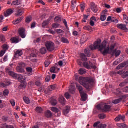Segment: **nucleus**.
I'll use <instances>...</instances> for the list:
<instances>
[{"instance_id": "obj_1", "label": "nucleus", "mask_w": 128, "mask_h": 128, "mask_svg": "<svg viewBox=\"0 0 128 128\" xmlns=\"http://www.w3.org/2000/svg\"><path fill=\"white\" fill-rule=\"evenodd\" d=\"M102 41L99 40L94 42V46L90 45V48L92 50L98 49L100 51L102 54L104 56L108 54L110 50V48H106L107 42L104 41L102 44H101Z\"/></svg>"}, {"instance_id": "obj_2", "label": "nucleus", "mask_w": 128, "mask_h": 128, "mask_svg": "<svg viewBox=\"0 0 128 128\" xmlns=\"http://www.w3.org/2000/svg\"><path fill=\"white\" fill-rule=\"evenodd\" d=\"M80 58H82V60H77V63L80 66H82L84 65V66L87 69H90L92 68L96 70L97 68L96 66H94L93 64L90 62H86L88 60V58L84 54H80ZM82 61L85 62L83 64Z\"/></svg>"}, {"instance_id": "obj_3", "label": "nucleus", "mask_w": 128, "mask_h": 128, "mask_svg": "<svg viewBox=\"0 0 128 128\" xmlns=\"http://www.w3.org/2000/svg\"><path fill=\"white\" fill-rule=\"evenodd\" d=\"M79 83L83 86L85 88L89 90H90L92 84L94 82V80L90 78H83V77H80L78 79Z\"/></svg>"}, {"instance_id": "obj_4", "label": "nucleus", "mask_w": 128, "mask_h": 128, "mask_svg": "<svg viewBox=\"0 0 128 128\" xmlns=\"http://www.w3.org/2000/svg\"><path fill=\"white\" fill-rule=\"evenodd\" d=\"M6 72H8L9 75L13 77L14 78L18 79L20 82H21V84H24V82H25L26 78L22 75L18 74L9 71L8 70H6Z\"/></svg>"}, {"instance_id": "obj_5", "label": "nucleus", "mask_w": 128, "mask_h": 128, "mask_svg": "<svg viewBox=\"0 0 128 128\" xmlns=\"http://www.w3.org/2000/svg\"><path fill=\"white\" fill-rule=\"evenodd\" d=\"M97 108L99 110H102V112H109L111 109V106L106 104H104V107H102L100 105L97 106Z\"/></svg>"}, {"instance_id": "obj_6", "label": "nucleus", "mask_w": 128, "mask_h": 128, "mask_svg": "<svg viewBox=\"0 0 128 128\" xmlns=\"http://www.w3.org/2000/svg\"><path fill=\"white\" fill-rule=\"evenodd\" d=\"M46 46L47 48V50L49 52H52L55 50V45L53 42H47L46 44Z\"/></svg>"}, {"instance_id": "obj_7", "label": "nucleus", "mask_w": 128, "mask_h": 128, "mask_svg": "<svg viewBox=\"0 0 128 128\" xmlns=\"http://www.w3.org/2000/svg\"><path fill=\"white\" fill-rule=\"evenodd\" d=\"M19 66L16 68V70L19 73H23L24 72V68L26 66V64L23 62L18 64Z\"/></svg>"}, {"instance_id": "obj_8", "label": "nucleus", "mask_w": 128, "mask_h": 128, "mask_svg": "<svg viewBox=\"0 0 128 128\" xmlns=\"http://www.w3.org/2000/svg\"><path fill=\"white\" fill-rule=\"evenodd\" d=\"M117 28L122 30H124L126 32H128V29L126 28V25H124V24H117Z\"/></svg>"}, {"instance_id": "obj_9", "label": "nucleus", "mask_w": 128, "mask_h": 128, "mask_svg": "<svg viewBox=\"0 0 128 128\" xmlns=\"http://www.w3.org/2000/svg\"><path fill=\"white\" fill-rule=\"evenodd\" d=\"M18 34L22 38H24L26 36L24 28H20L18 30Z\"/></svg>"}, {"instance_id": "obj_10", "label": "nucleus", "mask_w": 128, "mask_h": 128, "mask_svg": "<svg viewBox=\"0 0 128 128\" xmlns=\"http://www.w3.org/2000/svg\"><path fill=\"white\" fill-rule=\"evenodd\" d=\"M14 14V9L10 8L7 10L6 12H4V16L5 17H8Z\"/></svg>"}, {"instance_id": "obj_11", "label": "nucleus", "mask_w": 128, "mask_h": 128, "mask_svg": "<svg viewBox=\"0 0 128 128\" xmlns=\"http://www.w3.org/2000/svg\"><path fill=\"white\" fill-rule=\"evenodd\" d=\"M128 66V62H126L120 64L117 68L116 69L120 70L124 67L127 68Z\"/></svg>"}, {"instance_id": "obj_12", "label": "nucleus", "mask_w": 128, "mask_h": 128, "mask_svg": "<svg viewBox=\"0 0 128 128\" xmlns=\"http://www.w3.org/2000/svg\"><path fill=\"white\" fill-rule=\"evenodd\" d=\"M81 96V100L82 102H86L88 98V94H86L84 92L80 94Z\"/></svg>"}, {"instance_id": "obj_13", "label": "nucleus", "mask_w": 128, "mask_h": 128, "mask_svg": "<svg viewBox=\"0 0 128 128\" xmlns=\"http://www.w3.org/2000/svg\"><path fill=\"white\" fill-rule=\"evenodd\" d=\"M91 9H92V11L94 13H96L98 10L97 6L96 5V4L94 3H92Z\"/></svg>"}, {"instance_id": "obj_14", "label": "nucleus", "mask_w": 128, "mask_h": 128, "mask_svg": "<svg viewBox=\"0 0 128 128\" xmlns=\"http://www.w3.org/2000/svg\"><path fill=\"white\" fill-rule=\"evenodd\" d=\"M126 118V116H124L118 115L116 118L115 121L116 122H118L122 120L123 122H124V119Z\"/></svg>"}, {"instance_id": "obj_15", "label": "nucleus", "mask_w": 128, "mask_h": 128, "mask_svg": "<svg viewBox=\"0 0 128 128\" xmlns=\"http://www.w3.org/2000/svg\"><path fill=\"white\" fill-rule=\"evenodd\" d=\"M24 16H22L18 18L17 20L13 22V24L14 25H16L20 24L24 20Z\"/></svg>"}, {"instance_id": "obj_16", "label": "nucleus", "mask_w": 128, "mask_h": 128, "mask_svg": "<svg viewBox=\"0 0 128 128\" xmlns=\"http://www.w3.org/2000/svg\"><path fill=\"white\" fill-rule=\"evenodd\" d=\"M52 16H50L48 20L44 21L42 24V27L44 28L49 24V22L52 20Z\"/></svg>"}, {"instance_id": "obj_17", "label": "nucleus", "mask_w": 128, "mask_h": 128, "mask_svg": "<svg viewBox=\"0 0 128 128\" xmlns=\"http://www.w3.org/2000/svg\"><path fill=\"white\" fill-rule=\"evenodd\" d=\"M92 50L90 48H86L84 50V54L88 57H90L91 56L90 50Z\"/></svg>"}, {"instance_id": "obj_18", "label": "nucleus", "mask_w": 128, "mask_h": 128, "mask_svg": "<svg viewBox=\"0 0 128 128\" xmlns=\"http://www.w3.org/2000/svg\"><path fill=\"white\" fill-rule=\"evenodd\" d=\"M70 107L68 106H66V108L63 110V114L64 116L68 115L70 112Z\"/></svg>"}, {"instance_id": "obj_19", "label": "nucleus", "mask_w": 128, "mask_h": 128, "mask_svg": "<svg viewBox=\"0 0 128 128\" xmlns=\"http://www.w3.org/2000/svg\"><path fill=\"white\" fill-rule=\"evenodd\" d=\"M76 88L78 90L80 94H81L84 92L83 88L80 85L76 84Z\"/></svg>"}, {"instance_id": "obj_20", "label": "nucleus", "mask_w": 128, "mask_h": 128, "mask_svg": "<svg viewBox=\"0 0 128 128\" xmlns=\"http://www.w3.org/2000/svg\"><path fill=\"white\" fill-rule=\"evenodd\" d=\"M59 101L62 106H64L66 104V98L64 96H60L59 99Z\"/></svg>"}, {"instance_id": "obj_21", "label": "nucleus", "mask_w": 128, "mask_h": 128, "mask_svg": "<svg viewBox=\"0 0 128 128\" xmlns=\"http://www.w3.org/2000/svg\"><path fill=\"white\" fill-rule=\"evenodd\" d=\"M50 103L52 106H56L58 104V100L55 98H52Z\"/></svg>"}, {"instance_id": "obj_22", "label": "nucleus", "mask_w": 128, "mask_h": 128, "mask_svg": "<svg viewBox=\"0 0 128 128\" xmlns=\"http://www.w3.org/2000/svg\"><path fill=\"white\" fill-rule=\"evenodd\" d=\"M21 1L20 0H16L15 1H14L12 3V6H18L20 4Z\"/></svg>"}, {"instance_id": "obj_23", "label": "nucleus", "mask_w": 128, "mask_h": 128, "mask_svg": "<svg viewBox=\"0 0 128 128\" xmlns=\"http://www.w3.org/2000/svg\"><path fill=\"white\" fill-rule=\"evenodd\" d=\"M62 20V18L60 16H56L54 18V22L56 24H60Z\"/></svg>"}, {"instance_id": "obj_24", "label": "nucleus", "mask_w": 128, "mask_h": 128, "mask_svg": "<svg viewBox=\"0 0 128 128\" xmlns=\"http://www.w3.org/2000/svg\"><path fill=\"white\" fill-rule=\"evenodd\" d=\"M52 110L53 112H56V114H58V116H60L61 114H60V112L59 111V110L58 108H54V107H53L52 108Z\"/></svg>"}, {"instance_id": "obj_25", "label": "nucleus", "mask_w": 128, "mask_h": 128, "mask_svg": "<svg viewBox=\"0 0 128 128\" xmlns=\"http://www.w3.org/2000/svg\"><path fill=\"white\" fill-rule=\"evenodd\" d=\"M36 111L38 114H42L44 112V110L42 107L38 106L36 108Z\"/></svg>"}, {"instance_id": "obj_26", "label": "nucleus", "mask_w": 128, "mask_h": 128, "mask_svg": "<svg viewBox=\"0 0 128 128\" xmlns=\"http://www.w3.org/2000/svg\"><path fill=\"white\" fill-rule=\"evenodd\" d=\"M10 82L6 81L4 83L1 84L0 86L1 88H6V86H10Z\"/></svg>"}, {"instance_id": "obj_27", "label": "nucleus", "mask_w": 128, "mask_h": 128, "mask_svg": "<svg viewBox=\"0 0 128 128\" xmlns=\"http://www.w3.org/2000/svg\"><path fill=\"white\" fill-rule=\"evenodd\" d=\"M122 101V98H119L112 100V103L114 104H118Z\"/></svg>"}, {"instance_id": "obj_28", "label": "nucleus", "mask_w": 128, "mask_h": 128, "mask_svg": "<svg viewBox=\"0 0 128 128\" xmlns=\"http://www.w3.org/2000/svg\"><path fill=\"white\" fill-rule=\"evenodd\" d=\"M24 14V12L23 10H18L17 11V13L16 14V16L17 17H20L21 16Z\"/></svg>"}, {"instance_id": "obj_29", "label": "nucleus", "mask_w": 128, "mask_h": 128, "mask_svg": "<svg viewBox=\"0 0 128 128\" xmlns=\"http://www.w3.org/2000/svg\"><path fill=\"white\" fill-rule=\"evenodd\" d=\"M52 116V113L50 110H48L46 112V116L47 118H51Z\"/></svg>"}, {"instance_id": "obj_30", "label": "nucleus", "mask_w": 128, "mask_h": 128, "mask_svg": "<svg viewBox=\"0 0 128 128\" xmlns=\"http://www.w3.org/2000/svg\"><path fill=\"white\" fill-rule=\"evenodd\" d=\"M121 53H122V52L120 50L118 51L117 50H114L113 52V54H115L116 57H118V56H120Z\"/></svg>"}, {"instance_id": "obj_31", "label": "nucleus", "mask_w": 128, "mask_h": 128, "mask_svg": "<svg viewBox=\"0 0 128 128\" xmlns=\"http://www.w3.org/2000/svg\"><path fill=\"white\" fill-rule=\"evenodd\" d=\"M124 59V58H119L117 61L115 62L114 63V66H117L118 64L122 62Z\"/></svg>"}, {"instance_id": "obj_32", "label": "nucleus", "mask_w": 128, "mask_h": 128, "mask_svg": "<svg viewBox=\"0 0 128 128\" xmlns=\"http://www.w3.org/2000/svg\"><path fill=\"white\" fill-rule=\"evenodd\" d=\"M24 101L26 104H30V98L28 97H24Z\"/></svg>"}, {"instance_id": "obj_33", "label": "nucleus", "mask_w": 128, "mask_h": 128, "mask_svg": "<svg viewBox=\"0 0 128 128\" xmlns=\"http://www.w3.org/2000/svg\"><path fill=\"white\" fill-rule=\"evenodd\" d=\"M26 70L28 72H29V76H32V68L28 67L26 68Z\"/></svg>"}, {"instance_id": "obj_34", "label": "nucleus", "mask_w": 128, "mask_h": 128, "mask_svg": "<svg viewBox=\"0 0 128 128\" xmlns=\"http://www.w3.org/2000/svg\"><path fill=\"white\" fill-rule=\"evenodd\" d=\"M56 88V85H52L48 88V90L49 92H52V90H54Z\"/></svg>"}, {"instance_id": "obj_35", "label": "nucleus", "mask_w": 128, "mask_h": 128, "mask_svg": "<svg viewBox=\"0 0 128 128\" xmlns=\"http://www.w3.org/2000/svg\"><path fill=\"white\" fill-rule=\"evenodd\" d=\"M86 8V4L82 3L80 4V9L82 12H84Z\"/></svg>"}, {"instance_id": "obj_36", "label": "nucleus", "mask_w": 128, "mask_h": 128, "mask_svg": "<svg viewBox=\"0 0 128 128\" xmlns=\"http://www.w3.org/2000/svg\"><path fill=\"white\" fill-rule=\"evenodd\" d=\"M106 18H107L106 15L105 14H103V15H102V16H100V20H101V21H102V22H104V21H106Z\"/></svg>"}, {"instance_id": "obj_37", "label": "nucleus", "mask_w": 128, "mask_h": 128, "mask_svg": "<svg viewBox=\"0 0 128 128\" xmlns=\"http://www.w3.org/2000/svg\"><path fill=\"white\" fill-rule=\"evenodd\" d=\"M78 72L80 75H82L86 73V70L84 68H80Z\"/></svg>"}, {"instance_id": "obj_38", "label": "nucleus", "mask_w": 128, "mask_h": 128, "mask_svg": "<svg viewBox=\"0 0 128 128\" xmlns=\"http://www.w3.org/2000/svg\"><path fill=\"white\" fill-rule=\"evenodd\" d=\"M32 20V16H27L26 18V24H30V22H31Z\"/></svg>"}, {"instance_id": "obj_39", "label": "nucleus", "mask_w": 128, "mask_h": 128, "mask_svg": "<svg viewBox=\"0 0 128 128\" xmlns=\"http://www.w3.org/2000/svg\"><path fill=\"white\" fill-rule=\"evenodd\" d=\"M71 4H72V8L75 9L76 8V2L75 0H72Z\"/></svg>"}, {"instance_id": "obj_40", "label": "nucleus", "mask_w": 128, "mask_h": 128, "mask_svg": "<svg viewBox=\"0 0 128 128\" xmlns=\"http://www.w3.org/2000/svg\"><path fill=\"white\" fill-rule=\"evenodd\" d=\"M69 92H70V94H75V88L74 86H72L70 88V89H69Z\"/></svg>"}, {"instance_id": "obj_41", "label": "nucleus", "mask_w": 128, "mask_h": 128, "mask_svg": "<svg viewBox=\"0 0 128 128\" xmlns=\"http://www.w3.org/2000/svg\"><path fill=\"white\" fill-rule=\"evenodd\" d=\"M4 96H8V94H10V90H8V89H6L4 91Z\"/></svg>"}, {"instance_id": "obj_42", "label": "nucleus", "mask_w": 128, "mask_h": 128, "mask_svg": "<svg viewBox=\"0 0 128 128\" xmlns=\"http://www.w3.org/2000/svg\"><path fill=\"white\" fill-rule=\"evenodd\" d=\"M23 54L22 52V50H18L16 52V56H20Z\"/></svg>"}, {"instance_id": "obj_43", "label": "nucleus", "mask_w": 128, "mask_h": 128, "mask_svg": "<svg viewBox=\"0 0 128 128\" xmlns=\"http://www.w3.org/2000/svg\"><path fill=\"white\" fill-rule=\"evenodd\" d=\"M10 40L12 44H18V40L16 38H12Z\"/></svg>"}, {"instance_id": "obj_44", "label": "nucleus", "mask_w": 128, "mask_h": 128, "mask_svg": "<svg viewBox=\"0 0 128 128\" xmlns=\"http://www.w3.org/2000/svg\"><path fill=\"white\" fill-rule=\"evenodd\" d=\"M61 41L64 44H69L68 40L65 38H62Z\"/></svg>"}, {"instance_id": "obj_45", "label": "nucleus", "mask_w": 128, "mask_h": 128, "mask_svg": "<svg viewBox=\"0 0 128 128\" xmlns=\"http://www.w3.org/2000/svg\"><path fill=\"white\" fill-rule=\"evenodd\" d=\"M40 52L42 54H44L47 52V50L45 48H43L40 50Z\"/></svg>"}, {"instance_id": "obj_46", "label": "nucleus", "mask_w": 128, "mask_h": 128, "mask_svg": "<svg viewBox=\"0 0 128 128\" xmlns=\"http://www.w3.org/2000/svg\"><path fill=\"white\" fill-rule=\"evenodd\" d=\"M36 57H37V56L34 54H30L29 56L30 59L31 60H32L33 58H36Z\"/></svg>"}, {"instance_id": "obj_47", "label": "nucleus", "mask_w": 128, "mask_h": 128, "mask_svg": "<svg viewBox=\"0 0 128 128\" xmlns=\"http://www.w3.org/2000/svg\"><path fill=\"white\" fill-rule=\"evenodd\" d=\"M98 117L100 119L104 120L106 118V116L104 114H99Z\"/></svg>"}, {"instance_id": "obj_48", "label": "nucleus", "mask_w": 128, "mask_h": 128, "mask_svg": "<svg viewBox=\"0 0 128 128\" xmlns=\"http://www.w3.org/2000/svg\"><path fill=\"white\" fill-rule=\"evenodd\" d=\"M118 126L120 128H128V126L124 124H119Z\"/></svg>"}, {"instance_id": "obj_49", "label": "nucleus", "mask_w": 128, "mask_h": 128, "mask_svg": "<svg viewBox=\"0 0 128 128\" xmlns=\"http://www.w3.org/2000/svg\"><path fill=\"white\" fill-rule=\"evenodd\" d=\"M107 125L106 124H100L97 128H106Z\"/></svg>"}, {"instance_id": "obj_50", "label": "nucleus", "mask_w": 128, "mask_h": 128, "mask_svg": "<svg viewBox=\"0 0 128 128\" xmlns=\"http://www.w3.org/2000/svg\"><path fill=\"white\" fill-rule=\"evenodd\" d=\"M2 48L3 50H5L6 52L8 50V46L6 44H4V46H2Z\"/></svg>"}, {"instance_id": "obj_51", "label": "nucleus", "mask_w": 128, "mask_h": 128, "mask_svg": "<svg viewBox=\"0 0 128 128\" xmlns=\"http://www.w3.org/2000/svg\"><path fill=\"white\" fill-rule=\"evenodd\" d=\"M100 122H95L94 124V127L98 128V127L101 124H100Z\"/></svg>"}, {"instance_id": "obj_52", "label": "nucleus", "mask_w": 128, "mask_h": 128, "mask_svg": "<svg viewBox=\"0 0 128 128\" xmlns=\"http://www.w3.org/2000/svg\"><path fill=\"white\" fill-rule=\"evenodd\" d=\"M56 68L55 67H52V68L51 69H50V72H51L52 73L58 74V72H56Z\"/></svg>"}, {"instance_id": "obj_53", "label": "nucleus", "mask_w": 128, "mask_h": 128, "mask_svg": "<svg viewBox=\"0 0 128 128\" xmlns=\"http://www.w3.org/2000/svg\"><path fill=\"white\" fill-rule=\"evenodd\" d=\"M10 103L11 105H12L13 107L16 106V102L14 101V100H10Z\"/></svg>"}, {"instance_id": "obj_54", "label": "nucleus", "mask_w": 128, "mask_h": 128, "mask_svg": "<svg viewBox=\"0 0 128 128\" xmlns=\"http://www.w3.org/2000/svg\"><path fill=\"white\" fill-rule=\"evenodd\" d=\"M59 26H60V24L58 23L52 24V28H58Z\"/></svg>"}, {"instance_id": "obj_55", "label": "nucleus", "mask_w": 128, "mask_h": 128, "mask_svg": "<svg viewBox=\"0 0 128 128\" xmlns=\"http://www.w3.org/2000/svg\"><path fill=\"white\" fill-rule=\"evenodd\" d=\"M6 51L5 50H2L0 52V57H2L4 56V55L6 54Z\"/></svg>"}, {"instance_id": "obj_56", "label": "nucleus", "mask_w": 128, "mask_h": 128, "mask_svg": "<svg viewBox=\"0 0 128 128\" xmlns=\"http://www.w3.org/2000/svg\"><path fill=\"white\" fill-rule=\"evenodd\" d=\"M0 40L2 42H5L6 41V37L4 36V35H0Z\"/></svg>"}, {"instance_id": "obj_57", "label": "nucleus", "mask_w": 128, "mask_h": 128, "mask_svg": "<svg viewBox=\"0 0 128 128\" xmlns=\"http://www.w3.org/2000/svg\"><path fill=\"white\" fill-rule=\"evenodd\" d=\"M50 64V62L49 60H46L45 62V66L46 68H48Z\"/></svg>"}, {"instance_id": "obj_58", "label": "nucleus", "mask_w": 128, "mask_h": 128, "mask_svg": "<svg viewBox=\"0 0 128 128\" xmlns=\"http://www.w3.org/2000/svg\"><path fill=\"white\" fill-rule=\"evenodd\" d=\"M128 76V71L125 72L122 76V78H126Z\"/></svg>"}, {"instance_id": "obj_59", "label": "nucleus", "mask_w": 128, "mask_h": 128, "mask_svg": "<svg viewBox=\"0 0 128 128\" xmlns=\"http://www.w3.org/2000/svg\"><path fill=\"white\" fill-rule=\"evenodd\" d=\"M65 98H66V99L68 100L70 98V96L68 92H67L65 94Z\"/></svg>"}, {"instance_id": "obj_60", "label": "nucleus", "mask_w": 128, "mask_h": 128, "mask_svg": "<svg viewBox=\"0 0 128 128\" xmlns=\"http://www.w3.org/2000/svg\"><path fill=\"white\" fill-rule=\"evenodd\" d=\"M123 19L125 21L128 22V16L126 14H124L123 15Z\"/></svg>"}, {"instance_id": "obj_61", "label": "nucleus", "mask_w": 128, "mask_h": 128, "mask_svg": "<svg viewBox=\"0 0 128 128\" xmlns=\"http://www.w3.org/2000/svg\"><path fill=\"white\" fill-rule=\"evenodd\" d=\"M122 92L125 93H128V86L122 89Z\"/></svg>"}, {"instance_id": "obj_62", "label": "nucleus", "mask_w": 128, "mask_h": 128, "mask_svg": "<svg viewBox=\"0 0 128 128\" xmlns=\"http://www.w3.org/2000/svg\"><path fill=\"white\" fill-rule=\"evenodd\" d=\"M51 77L49 76H48L46 78V82H50Z\"/></svg>"}, {"instance_id": "obj_63", "label": "nucleus", "mask_w": 128, "mask_h": 128, "mask_svg": "<svg viewBox=\"0 0 128 128\" xmlns=\"http://www.w3.org/2000/svg\"><path fill=\"white\" fill-rule=\"evenodd\" d=\"M114 74H124V72L123 71H120V72H114Z\"/></svg>"}, {"instance_id": "obj_64", "label": "nucleus", "mask_w": 128, "mask_h": 128, "mask_svg": "<svg viewBox=\"0 0 128 128\" xmlns=\"http://www.w3.org/2000/svg\"><path fill=\"white\" fill-rule=\"evenodd\" d=\"M126 86V83L124 82L120 83L119 85L120 86L121 88H124V86Z\"/></svg>"}]
</instances>
